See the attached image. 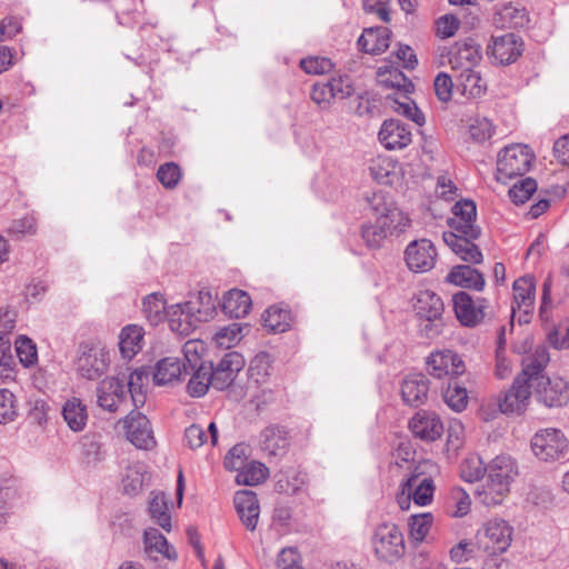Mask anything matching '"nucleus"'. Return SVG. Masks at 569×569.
<instances>
[{
	"label": "nucleus",
	"instance_id": "36",
	"mask_svg": "<svg viewBox=\"0 0 569 569\" xmlns=\"http://www.w3.org/2000/svg\"><path fill=\"white\" fill-rule=\"evenodd\" d=\"M446 281L462 288L481 290L485 286L482 274L470 266H456L447 274Z\"/></svg>",
	"mask_w": 569,
	"mask_h": 569
},
{
	"label": "nucleus",
	"instance_id": "37",
	"mask_svg": "<svg viewBox=\"0 0 569 569\" xmlns=\"http://www.w3.org/2000/svg\"><path fill=\"white\" fill-rule=\"evenodd\" d=\"M182 362L174 357H167L157 362L153 381L158 386L171 385L180 380L182 375Z\"/></svg>",
	"mask_w": 569,
	"mask_h": 569
},
{
	"label": "nucleus",
	"instance_id": "27",
	"mask_svg": "<svg viewBox=\"0 0 569 569\" xmlns=\"http://www.w3.org/2000/svg\"><path fill=\"white\" fill-rule=\"evenodd\" d=\"M143 542L144 552L153 560H159L160 558L173 560L177 558L176 550L169 546L166 537L154 528L144 530Z\"/></svg>",
	"mask_w": 569,
	"mask_h": 569
},
{
	"label": "nucleus",
	"instance_id": "35",
	"mask_svg": "<svg viewBox=\"0 0 569 569\" xmlns=\"http://www.w3.org/2000/svg\"><path fill=\"white\" fill-rule=\"evenodd\" d=\"M62 417L67 426L74 432L82 431L88 422V410L79 398L68 399L62 407Z\"/></svg>",
	"mask_w": 569,
	"mask_h": 569
},
{
	"label": "nucleus",
	"instance_id": "39",
	"mask_svg": "<svg viewBox=\"0 0 569 569\" xmlns=\"http://www.w3.org/2000/svg\"><path fill=\"white\" fill-rule=\"evenodd\" d=\"M263 327L274 333L287 331L291 327L292 317L288 309L271 306L262 315Z\"/></svg>",
	"mask_w": 569,
	"mask_h": 569
},
{
	"label": "nucleus",
	"instance_id": "49",
	"mask_svg": "<svg viewBox=\"0 0 569 569\" xmlns=\"http://www.w3.org/2000/svg\"><path fill=\"white\" fill-rule=\"evenodd\" d=\"M448 505L451 508L452 516L461 518L470 512L471 498L463 488L456 486L449 490Z\"/></svg>",
	"mask_w": 569,
	"mask_h": 569
},
{
	"label": "nucleus",
	"instance_id": "41",
	"mask_svg": "<svg viewBox=\"0 0 569 569\" xmlns=\"http://www.w3.org/2000/svg\"><path fill=\"white\" fill-rule=\"evenodd\" d=\"M527 22L526 9L512 3L503 6L495 16V23L501 28H519Z\"/></svg>",
	"mask_w": 569,
	"mask_h": 569
},
{
	"label": "nucleus",
	"instance_id": "24",
	"mask_svg": "<svg viewBox=\"0 0 569 569\" xmlns=\"http://www.w3.org/2000/svg\"><path fill=\"white\" fill-rule=\"evenodd\" d=\"M234 507L244 527L250 531L256 530L260 515L257 495L250 490L238 491L234 496Z\"/></svg>",
	"mask_w": 569,
	"mask_h": 569
},
{
	"label": "nucleus",
	"instance_id": "23",
	"mask_svg": "<svg viewBox=\"0 0 569 569\" xmlns=\"http://www.w3.org/2000/svg\"><path fill=\"white\" fill-rule=\"evenodd\" d=\"M452 301L456 317L461 325L475 327L483 319L482 303L473 301L468 293L458 292L453 296Z\"/></svg>",
	"mask_w": 569,
	"mask_h": 569
},
{
	"label": "nucleus",
	"instance_id": "45",
	"mask_svg": "<svg viewBox=\"0 0 569 569\" xmlns=\"http://www.w3.org/2000/svg\"><path fill=\"white\" fill-rule=\"evenodd\" d=\"M433 523L430 512L412 515L408 519L409 538L416 543L425 541Z\"/></svg>",
	"mask_w": 569,
	"mask_h": 569
},
{
	"label": "nucleus",
	"instance_id": "1",
	"mask_svg": "<svg viewBox=\"0 0 569 569\" xmlns=\"http://www.w3.org/2000/svg\"><path fill=\"white\" fill-rule=\"evenodd\" d=\"M413 309L419 321V331L423 337L435 339L442 335L445 305L436 292L428 289L420 290L416 295Z\"/></svg>",
	"mask_w": 569,
	"mask_h": 569
},
{
	"label": "nucleus",
	"instance_id": "3",
	"mask_svg": "<svg viewBox=\"0 0 569 569\" xmlns=\"http://www.w3.org/2000/svg\"><path fill=\"white\" fill-rule=\"evenodd\" d=\"M513 537V528L501 518L486 521L476 533L477 548L489 556L501 555L508 550Z\"/></svg>",
	"mask_w": 569,
	"mask_h": 569
},
{
	"label": "nucleus",
	"instance_id": "40",
	"mask_svg": "<svg viewBox=\"0 0 569 569\" xmlns=\"http://www.w3.org/2000/svg\"><path fill=\"white\" fill-rule=\"evenodd\" d=\"M149 382V372L144 368L133 370L126 385L136 408L143 406L146 401V391Z\"/></svg>",
	"mask_w": 569,
	"mask_h": 569
},
{
	"label": "nucleus",
	"instance_id": "51",
	"mask_svg": "<svg viewBox=\"0 0 569 569\" xmlns=\"http://www.w3.org/2000/svg\"><path fill=\"white\" fill-rule=\"evenodd\" d=\"M242 329L240 323H230L214 333L213 341L221 349H230L242 339Z\"/></svg>",
	"mask_w": 569,
	"mask_h": 569
},
{
	"label": "nucleus",
	"instance_id": "16",
	"mask_svg": "<svg viewBox=\"0 0 569 569\" xmlns=\"http://www.w3.org/2000/svg\"><path fill=\"white\" fill-rule=\"evenodd\" d=\"M537 398L547 407H562L569 402V383L560 377L541 376L538 381Z\"/></svg>",
	"mask_w": 569,
	"mask_h": 569
},
{
	"label": "nucleus",
	"instance_id": "63",
	"mask_svg": "<svg viewBox=\"0 0 569 569\" xmlns=\"http://www.w3.org/2000/svg\"><path fill=\"white\" fill-rule=\"evenodd\" d=\"M301 69L310 74H323L333 69V63L328 58L309 57L300 61Z\"/></svg>",
	"mask_w": 569,
	"mask_h": 569
},
{
	"label": "nucleus",
	"instance_id": "12",
	"mask_svg": "<svg viewBox=\"0 0 569 569\" xmlns=\"http://www.w3.org/2000/svg\"><path fill=\"white\" fill-rule=\"evenodd\" d=\"M426 365L428 372L438 379L461 376L466 371L461 357L449 349L431 352Z\"/></svg>",
	"mask_w": 569,
	"mask_h": 569
},
{
	"label": "nucleus",
	"instance_id": "17",
	"mask_svg": "<svg viewBox=\"0 0 569 569\" xmlns=\"http://www.w3.org/2000/svg\"><path fill=\"white\" fill-rule=\"evenodd\" d=\"M380 143L388 150H401L412 141L410 127L397 119L385 120L378 133Z\"/></svg>",
	"mask_w": 569,
	"mask_h": 569
},
{
	"label": "nucleus",
	"instance_id": "33",
	"mask_svg": "<svg viewBox=\"0 0 569 569\" xmlns=\"http://www.w3.org/2000/svg\"><path fill=\"white\" fill-rule=\"evenodd\" d=\"M510 492V489L502 482L496 481L487 476L486 481L480 485L475 496L486 507L500 505Z\"/></svg>",
	"mask_w": 569,
	"mask_h": 569
},
{
	"label": "nucleus",
	"instance_id": "19",
	"mask_svg": "<svg viewBox=\"0 0 569 569\" xmlns=\"http://www.w3.org/2000/svg\"><path fill=\"white\" fill-rule=\"evenodd\" d=\"M98 405L110 412H116L127 400L126 383L118 378L108 377L97 388Z\"/></svg>",
	"mask_w": 569,
	"mask_h": 569
},
{
	"label": "nucleus",
	"instance_id": "64",
	"mask_svg": "<svg viewBox=\"0 0 569 569\" xmlns=\"http://www.w3.org/2000/svg\"><path fill=\"white\" fill-rule=\"evenodd\" d=\"M144 482V473L133 467L128 468L122 479L123 490L127 495L134 496L141 491Z\"/></svg>",
	"mask_w": 569,
	"mask_h": 569
},
{
	"label": "nucleus",
	"instance_id": "57",
	"mask_svg": "<svg viewBox=\"0 0 569 569\" xmlns=\"http://www.w3.org/2000/svg\"><path fill=\"white\" fill-rule=\"evenodd\" d=\"M271 372V357L267 352L257 353L250 362L249 375L257 383L263 382Z\"/></svg>",
	"mask_w": 569,
	"mask_h": 569
},
{
	"label": "nucleus",
	"instance_id": "54",
	"mask_svg": "<svg viewBox=\"0 0 569 569\" xmlns=\"http://www.w3.org/2000/svg\"><path fill=\"white\" fill-rule=\"evenodd\" d=\"M443 400L453 411L460 412L468 403L467 390L457 382H450L443 391Z\"/></svg>",
	"mask_w": 569,
	"mask_h": 569
},
{
	"label": "nucleus",
	"instance_id": "58",
	"mask_svg": "<svg viewBox=\"0 0 569 569\" xmlns=\"http://www.w3.org/2000/svg\"><path fill=\"white\" fill-rule=\"evenodd\" d=\"M366 200L376 220L380 219L396 206L393 198L381 190L373 191L370 196L366 197Z\"/></svg>",
	"mask_w": 569,
	"mask_h": 569
},
{
	"label": "nucleus",
	"instance_id": "5",
	"mask_svg": "<svg viewBox=\"0 0 569 569\" xmlns=\"http://www.w3.org/2000/svg\"><path fill=\"white\" fill-rule=\"evenodd\" d=\"M375 555L383 561L393 562L406 552L403 535L392 522L378 525L371 538Z\"/></svg>",
	"mask_w": 569,
	"mask_h": 569
},
{
	"label": "nucleus",
	"instance_id": "55",
	"mask_svg": "<svg viewBox=\"0 0 569 569\" xmlns=\"http://www.w3.org/2000/svg\"><path fill=\"white\" fill-rule=\"evenodd\" d=\"M469 138L476 143H485L495 134V126L487 118H475L468 128Z\"/></svg>",
	"mask_w": 569,
	"mask_h": 569
},
{
	"label": "nucleus",
	"instance_id": "38",
	"mask_svg": "<svg viewBox=\"0 0 569 569\" xmlns=\"http://www.w3.org/2000/svg\"><path fill=\"white\" fill-rule=\"evenodd\" d=\"M549 360L548 348L543 345L537 346L522 358V372L519 376H525L530 381L532 377L538 376L547 367Z\"/></svg>",
	"mask_w": 569,
	"mask_h": 569
},
{
	"label": "nucleus",
	"instance_id": "43",
	"mask_svg": "<svg viewBox=\"0 0 569 569\" xmlns=\"http://www.w3.org/2000/svg\"><path fill=\"white\" fill-rule=\"evenodd\" d=\"M378 221L385 227L390 234H400L405 232L411 224L409 216L403 212L397 204L389 212L385 213Z\"/></svg>",
	"mask_w": 569,
	"mask_h": 569
},
{
	"label": "nucleus",
	"instance_id": "6",
	"mask_svg": "<svg viewBox=\"0 0 569 569\" xmlns=\"http://www.w3.org/2000/svg\"><path fill=\"white\" fill-rule=\"evenodd\" d=\"M567 449L568 440L560 429H541L531 439V450L542 461L558 460L565 456Z\"/></svg>",
	"mask_w": 569,
	"mask_h": 569
},
{
	"label": "nucleus",
	"instance_id": "29",
	"mask_svg": "<svg viewBox=\"0 0 569 569\" xmlns=\"http://www.w3.org/2000/svg\"><path fill=\"white\" fill-rule=\"evenodd\" d=\"M480 59L479 48L475 43H456L449 51V63L453 70L473 69Z\"/></svg>",
	"mask_w": 569,
	"mask_h": 569
},
{
	"label": "nucleus",
	"instance_id": "48",
	"mask_svg": "<svg viewBox=\"0 0 569 569\" xmlns=\"http://www.w3.org/2000/svg\"><path fill=\"white\" fill-rule=\"evenodd\" d=\"M19 416V401L17 396L7 388L0 389V423L13 422Z\"/></svg>",
	"mask_w": 569,
	"mask_h": 569
},
{
	"label": "nucleus",
	"instance_id": "31",
	"mask_svg": "<svg viewBox=\"0 0 569 569\" xmlns=\"http://www.w3.org/2000/svg\"><path fill=\"white\" fill-rule=\"evenodd\" d=\"M390 43V31L386 27L365 29L358 44L360 49L370 54H379L386 51Z\"/></svg>",
	"mask_w": 569,
	"mask_h": 569
},
{
	"label": "nucleus",
	"instance_id": "22",
	"mask_svg": "<svg viewBox=\"0 0 569 569\" xmlns=\"http://www.w3.org/2000/svg\"><path fill=\"white\" fill-rule=\"evenodd\" d=\"M478 237H469L460 233L443 232L442 239L445 243L457 254L461 260L469 263L482 262V253L473 241Z\"/></svg>",
	"mask_w": 569,
	"mask_h": 569
},
{
	"label": "nucleus",
	"instance_id": "15",
	"mask_svg": "<svg viewBox=\"0 0 569 569\" xmlns=\"http://www.w3.org/2000/svg\"><path fill=\"white\" fill-rule=\"evenodd\" d=\"M521 52L522 42L513 33L493 36L487 50L488 56L498 64H510L515 62Z\"/></svg>",
	"mask_w": 569,
	"mask_h": 569
},
{
	"label": "nucleus",
	"instance_id": "10",
	"mask_svg": "<svg viewBox=\"0 0 569 569\" xmlns=\"http://www.w3.org/2000/svg\"><path fill=\"white\" fill-rule=\"evenodd\" d=\"M167 319L173 332L188 336L197 328L199 322L204 320V317L197 308L196 302L188 301L170 306L167 311Z\"/></svg>",
	"mask_w": 569,
	"mask_h": 569
},
{
	"label": "nucleus",
	"instance_id": "20",
	"mask_svg": "<svg viewBox=\"0 0 569 569\" xmlns=\"http://www.w3.org/2000/svg\"><path fill=\"white\" fill-rule=\"evenodd\" d=\"M371 177L380 184L397 186L403 178L402 166L388 156H377L369 161Z\"/></svg>",
	"mask_w": 569,
	"mask_h": 569
},
{
	"label": "nucleus",
	"instance_id": "28",
	"mask_svg": "<svg viewBox=\"0 0 569 569\" xmlns=\"http://www.w3.org/2000/svg\"><path fill=\"white\" fill-rule=\"evenodd\" d=\"M487 476L510 489L511 482L518 476V465L510 456L499 455L487 466Z\"/></svg>",
	"mask_w": 569,
	"mask_h": 569
},
{
	"label": "nucleus",
	"instance_id": "44",
	"mask_svg": "<svg viewBox=\"0 0 569 569\" xmlns=\"http://www.w3.org/2000/svg\"><path fill=\"white\" fill-rule=\"evenodd\" d=\"M396 94V98L387 97L388 100L392 101V109L399 114L412 120L418 126H422L425 123V117L416 103L403 92H397Z\"/></svg>",
	"mask_w": 569,
	"mask_h": 569
},
{
	"label": "nucleus",
	"instance_id": "42",
	"mask_svg": "<svg viewBox=\"0 0 569 569\" xmlns=\"http://www.w3.org/2000/svg\"><path fill=\"white\" fill-rule=\"evenodd\" d=\"M142 307L146 318L153 326L162 322L167 318L169 307H167L166 300L161 293L154 292L147 296L143 299Z\"/></svg>",
	"mask_w": 569,
	"mask_h": 569
},
{
	"label": "nucleus",
	"instance_id": "53",
	"mask_svg": "<svg viewBox=\"0 0 569 569\" xmlns=\"http://www.w3.org/2000/svg\"><path fill=\"white\" fill-rule=\"evenodd\" d=\"M390 234L386 231L385 227L376 220L375 223L365 224L361 228V237L370 249H379L382 247L385 240Z\"/></svg>",
	"mask_w": 569,
	"mask_h": 569
},
{
	"label": "nucleus",
	"instance_id": "50",
	"mask_svg": "<svg viewBox=\"0 0 569 569\" xmlns=\"http://www.w3.org/2000/svg\"><path fill=\"white\" fill-rule=\"evenodd\" d=\"M210 386L213 387L210 369L200 365L198 370H196L190 378L187 389L190 396L202 397L207 393Z\"/></svg>",
	"mask_w": 569,
	"mask_h": 569
},
{
	"label": "nucleus",
	"instance_id": "34",
	"mask_svg": "<svg viewBox=\"0 0 569 569\" xmlns=\"http://www.w3.org/2000/svg\"><path fill=\"white\" fill-rule=\"evenodd\" d=\"M251 305V298L246 291L231 289L223 296L222 310L229 317L239 319L249 313Z\"/></svg>",
	"mask_w": 569,
	"mask_h": 569
},
{
	"label": "nucleus",
	"instance_id": "26",
	"mask_svg": "<svg viewBox=\"0 0 569 569\" xmlns=\"http://www.w3.org/2000/svg\"><path fill=\"white\" fill-rule=\"evenodd\" d=\"M261 449L271 456H282L289 447V432L281 426H269L260 433Z\"/></svg>",
	"mask_w": 569,
	"mask_h": 569
},
{
	"label": "nucleus",
	"instance_id": "32",
	"mask_svg": "<svg viewBox=\"0 0 569 569\" xmlns=\"http://www.w3.org/2000/svg\"><path fill=\"white\" fill-rule=\"evenodd\" d=\"M144 331L137 325H128L119 335V349L124 359H132L141 349Z\"/></svg>",
	"mask_w": 569,
	"mask_h": 569
},
{
	"label": "nucleus",
	"instance_id": "46",
	"mask_svg": "<svg viewBox=\"0 0 569 569\" xmlns=\"http://www.w3.org/2000/svg\"><path fill=\"white\" fill-rule=\"evenodd\" d=\"M149 513L162 529L166 531L171 530V516L163 492H157L152 496L149 502Z\"/></svg>",
	"mask_w": 569,
	"mask_h": 569
},
{
	"label": "nucleus",
	"instance_id": "61",
	"mask_svg": "<svg viewBox=\"0 0 569 569\" xmlns=\"http://www.w3.org/2000/svg\"><path fill=\"white\" fill-rule=\"evenodd\" d=\"M537 190V182L531 178H526L509 190V197L516 204L525 203Z\"/></svg>",
	"mask_w": 569,
	"mask_h": 569
},
{
	"label": "nucleus",
	"instance_id": "21",
	"mask_svg": "<svg viewBox=\"0 0 569 569\" xmlns=\"http://www.w3.org/2000/svg\"><path fill=\"white\" fill-rule=\"evenodd\" d=\"M243 366L244 360L240 353H226L216 368H209L211 379L213 380V388L217 390L227 389Z\"/></svg>",
	"mask_w": 569,
	"mask_h": 569
},
{
	"label": "nucleus",
	"instance_id": "8",
	"mask_svg": "<svg viewBox=\"0 0 569 569\" xmlns=\"http://www.w3.org/2000/svg\"><path fill=\"white\" fill-rule=\"evenodd\" d=\"M121 422L127 440L137 449L151 450L156 447L153 429L147 416L132 410Z\"/></svg>",
	"mask_w": 569,
	"mask_h": 569
},
{
	"label": "nucleus",
	"instance_id": "4",
	"mask_svg": "<svg viewBox=\"0 0 569 569\" xmlns=\"http://www.w3.org/2000/svg\"><path fill=\"white\" fill-rule=\"evenodd\" d=\"M535 160L532 150L522 143L505 147L497 159V179L502 182L527 173Z\"/></svg>",
	"mask_w": 569,
	"mask_h": 569
},
{
	"label": "nucleus",
	"instance_id": "47",
	"mask_svg": "<svg viewBox=\"0 0 569 569\" xmlns=\"http://www.w3.org/2000/svg\"><path fill=\"white\" fill-rule=\"evenodd\" d=\"M269 476V469L261 462L251 461L247 463L236 476L239 485L257 486L263 482Z\"/></svg>",
	"mask_w": 569,
	"mask_h": 569
},
{
	"label": "nucleus",
	"instance_id": "59",
	"mask_svg": "<svg viewBox=\"0 0 569 569\" xmlns=\"http://www.w3.org/2000/svg\"><path fill=\"white\" fill-rule=\"evenodd\" d=\"M80 445L82 457L88 465H97L104 459L101 443L94 437H82Z\"/></svg>",
	"mask_w": 569,
	"mask_h": 569
},
{
	"label": "nucleus",
	"instance_id": "62",
	"mask_svg": "<svg viewBox=\"0 0 569 569\" xmlns=\"http://www.w3.org/2000/svg\"><path fill=\"white\" fill-rule=\"evenodd\" d=\"M247 451L248 448L243 443L233 446L224 458V467L239 472L247 465Z\"/></svg>",
	"mask_w": 569,
	"mask_h": 569
},
{
	"label": "nucleus",
	"instance_id": "60",
	"mask_svg": "<svg viewBox=\"0 0 569 569\" xmlns=\"http://www.w3.org/2000/svg\"><path fill=\"white\" fill-rule=\"evenodd\" d=\"M181 176V169L174 162H166L157 171V178L166 189H174L180 182Z\"/></svg>",
	"mask_w": 569,
	"mask_h": 569
},
{
	"label": "nucleus",
	"instance_id": "56",
	"mask_svg": "<svg viewBox=\"0 0 569 569\" xmlns=\"http://www.w3.org/2000/svg\"><path fill=\"white\" fill-rule=\"evenodd\" d=\"M17 356L24 367H31L38 361V351L36 343L27 336H19L16 341Z\"/></svg>",
	"mask_w": 569,
	"mask_h": 569
},
{
	"label": "nucleus",
	"instance_id": "25",
	"mask_svg": "<svg viewBox=\"0 0 569 569\" xmlns=\"http://www.w3.org/2000/svg\"><path fill=\"white\" fill-rule=\"evenodd\" d=\"M429 380L421 373H412L407 376L401 383V397L406 405L410 407H419L423 405L428 398Z\"/></svg>",
	"mask_w": 569,
	"mask_h": 569
},
{
	"label": "nucleus",
	"instance_id": "14",
	"mask_svg": "<svg viewBox=\"0 0 569 569\" xmlns=\"http://www.w3.org/2000/svg\"><path fill=\"white\" fill-rule=\"evenodd\" d=\"M437 250L428 239L410 242L405 250V260L408 268L415 272H427L436 263Z\"/></svg>",
	"mask_w": 569,
	"mask_h": 569
},
{
	"label": "nucleus",
	"instance_id": "13",
	"mask_svg": "<svg viewBox=\"0 0 569 569\" xmlns=\"http://www.w3.org/2000/svg\"><path fill=\"white\" fill-rule=\"evenodd\" d=\"M477 209L471 200H461L452 207V217L447 220L450 227L449 233L467 234L479 237L480 228L476 224Z\"/></svg>",
	"mask_w": 569,
	"mask_h": 569
},
{
	"label": "nucleus",
	"instance_id": "52",
	"mask_svg": "<svg viewBox=\"0 0 569 569\" xmlns=\"http://www.w3.org/2000/svg\"><path fill=\"white\" fill-rule=\"evenodd\" d=\"M485 472H487V467L483 466L479 456L471 455L461 461L460 477L467 482L480 480L485 476Z\"/></svg>",
	"mask_w": 569,
	"mask_h": 569
},
{
	"label": "nucleus",
	"instance_id": "18",
	"mask_svg": "<svg viewBox=\"0 0 569 569\" xmlns=\"http://www.w3.org/2000/svg\"><path fill=\"white\" fill-rule=\"evenodd\" d=\"M409 429L416 438L435 441L443 433V425L435 412L420 410L409 421Z\"/></svg>",
	"mask_w": 569,
	"mask_h": 569
},
{
	"label": "nucleus",
	"instance_id": "9",
	"mask_svg": "<svg viewBox=\"0 0 569 569\" xmlns=\"http://www.w3.org/2000/svg\"><path fill=\"white\" fill-rule=\"evenodd\" d=\"M110 363L109 352L106 348L92 345L81 347L76 368L79 375L88 380L101 377Z\"/></svg>",
	"mask_w": 569,
	"mask_h": 569
},
{
	"label": "nucleus",
	"instance_id": "7",
	"mask_svg": "<svg viewBox=\"0 0 569 569\" xmlns=\"http://www.w3.org/2000/svg\"><path fill=\"white\" fill-rule=\"evenodd\" d=\"M513 302L511 305V322L529 323L536 299V283L532 277L525 276L512 284Z\"/></svg>",
	"mask_w": 569,
	"mask_h": 569
},
{
	"label": "nucleus",
	"instance_id": "2",
	"mask_svg": "<svg viewBox=\"0 0 569 569\" xmlns=\"http://www.w3.org/2000/svg\"><path fill=\"white\" fill-rule=\"evenodd\" d=\"M419 469L420 467L400 483L396 500L401 510H408L411 501L417 506L425 507L433 500L436 490L433 479L423 475Z\"/></svg>",
	"mask_w": 569,
	"mask_h": 569
},
{
	"label": "nucleus",
	"instance_id": "30",
	"mask_svg": "<svg viewBox=\"0 0 569 569\" xmlns=\"http://www.w3.org/2000/svg\"><path fill=\"white\" fill-rule=\"evenodd\" d=\"M456 88L466 98L476 99L487 91V82L479 71L463 69L456 78Z\"/></svg>",
	"mask_w": 569,
	"mask_h": 569
},
{
	"label": "nucleus",
	"instance_id": "11",
	"mask_svg": "<svg viewBox=\"0 0 569 569\" xmlns=\"http://www.w3.org/2000/svg\"><path fill=\"white\" fill-rule=\"evenodd\" d=\"M530 398V381L525 376H517L511 387L499 397V410L502 413L521 415L528 408Z\"/></svg>",
	"mask_w": 569,
	"mask_h": 569
}]
</instances>
